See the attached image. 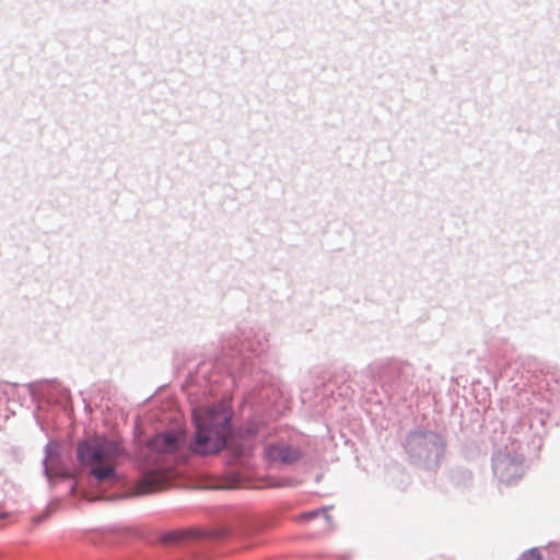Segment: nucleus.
I'll use <instances>...</instances> for the list:
<instances>
[{"label": "nucleus", "mask_w": 560, "mask_h": 560, "mask_svg": "<svg viewBox=\"0 0 560 560\" xmlns=\"http://www.w3.org/2000/svg\"><path fill=\"white\" fill-rule=\"evenodd\" d=\"M192 420L196 427L191 443L194 452L201 455L213 454L225 445L231 420V411L226 404L220 402L211 408H196Z\"/></svg>", "instance_id": "nucleus-1"}, {"label": "nucleus", "mask_w": 560, "mask_h": 560, "mask_svg": "<svg viewBox=\"0 0 560 560\" xmlns=\"http://www.w3.org/2000/svg\"><path fill=\"white\" fill-rule=\"evenodd\" d=\"M121 454L118 443L92 439L78 445V457L83 464L92 465L91 474L100 481L116 479L113 460Z\"/></svg>", "instance_id": "nucleus-2"}, {"label": "nucleus", "mask_w": 560, "mask_h": 560, "mask_svg": "<svg viewBox=\"0 0 560 560\" xmlns=\"http://www.w3.org/2000/svg\"><path fill=\"white\" fill-rule=\"evenodd\" d=\"M493 469L495 475L503 481H510L520 472V463L509 454H499L493 459Z\"/></svg>", "instance_id": "nucleus-3"}, {"label": "nucleus", "mask_w": 560, "mask_h": 560, "mask_svg": "<svg viewBox=\"0 0 560 560\" xmlns=\"http://www.w3.org/2000/svg\"><path fill=\"white\" fill-rule=\"evenodd\" d=\"M439 435L432 432H417L411 433L407 438V450L413 455H421V448L424 450V454L429 455V444H434L439 440Z\"/></svg>", "instance_id": "nucleus-4"}, {"label": "nucleus", "mask_w": 560, "mask_h": 560, "mask_svg": "<svg viewBox=\"0 0 560 560\" xmlns=\"http://www.w3.org/2000/svg\"><path fill=\"white\" fill-rule=\"evenodd\" d=\"M182 438V433L178 432L158 434L151 440L150 447L158 453H171L179 446Z\"/></svg>", "instance_id": "nucleus-5"}, {"label": "nucleus", "mask_w": 560, "mask_h": 560, "mask_svg": "<svg viewBox=\"0 0 560 560\" xmlns=\"http://www.w3.org/2000/svg\"><path fill=\"white\" fill-rule=\"evenodd\" d=\"M163 479L156 472L147 474L139 480L132 491V495H144L159 491L162 488Z\"/></svg>", "instance_id": "nucleus-6"}, {"label": "nucleus", "mask_w": 560, "mask_h": 560, "mask_svg": "<svg viewBox=\"0 0 560 560\" xmlns=\"http://www.w3.org/2000/svg\"><path fill=\"white\" fill-rule=\"evenodd\" d=\"M266 454L270 460L280 463H292L299 458V452L287 445H271Z\"/></svg>", "instance_id": "nucleus-7"}, {"label": "nucleus", "mask_w": 560, "mask_h": 560, "mask_svg": "<svg viewBox=\"0 0 560 560\" xmlns=\"http://www.w3.org/2000/svg\"><path fill=\"white\" fill-rule=\"evenodd\" d=\"M320 514L326 517L327 523H330V516L328 515V510L327 509L315 510V511L302 513V514H300L298 516V520L300 522H310L311 520L317 517Z\"/></svg>", "instance_id": "nucleus-8"}, {"label": "nucleus", "mask_w": 560, "mask_h": 560, "mask_svg": "<svg viewBox=\"0 0 560 560\" xmlns=\"http://www.w3.org/2000/svg\"><path fill=\"white\" fill-rule=\"evenodd\" d=\"M521 560H541V555L538 551V549L534 548V549L525 551L522 555Z\"/></svg>", "instance_id": "nucleus-9"}, {"label": "nucleus", "mask_w": 560, "mask_h": 560, "mask_svg": "<svg viewBox=\"0 0 560 560\" xmlns=\"http://www.w3.org/2000/svg\"><path fill=\"white\" fill-rule=\"evenodd\" d=\"M222 487L226 488V489H234V488L241 487V485L237 481H231V482H228L226 485H224Z\"/></svg>", "instance_id": "nucleus-10"}]
</instances>
